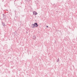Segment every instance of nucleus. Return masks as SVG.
<instances>
[{
    "label": "nucleus",
    "instance_id": "f257e3e1",
    "mask_svg": "<svg viewBox=\"0 0 77 77\" xmlns=\"http://www.w3.org/2000/svg\"><path fill=\"white\" fill-rule=\"evenodd\" d=\"M38 23H35L34 24H32V27L34 28L35 27H38Z\"/></svg>",
    "mask_w": 77,
    "mask_h": 77
},
{
    "label": "nucleus",
    "instance_id": "f03ea898",
    "mask_svg": "<svg viewBox=\"0 0 77 77\" xmlns=\"http://www.w3.org/2000/svg\"><path fill=\"white\" fill-rule=\"evenodd\" d=\"M33 15H37V14H38V13H37V12H36L35 11H33Z\"/></svg>",
    "mask_w": 77,
    "mask_h": 77
},
{
    "label": "nucleus",
    "instance_id": "7ed1b4c3",
    "mask_svg": "<svg viewBox=\"0 0 77 77\" xmlns=\"http://www.w3.org/2000/svg\"><path fill=\"white\" fill-rule=\"evenodd\" d=\"M59 62V58H58V60H57V62Z\"/></svg>",
    "mask_w": 77,
    "mask_h": 77
},
{
    "label": "nucleus",
    "instance_id": "20e7f679",
    "mask_svg": "<svg viewBox=\"0 0 77 77\" xmlns=\"http://www.w3.org/2000/svg\"><path fill=\"white\" fill-rule=\"evenodd\" d=\"M46 27H48V26H47Z\"/></svg>",
    "mask_w": 77,
    "mask_h": 77
}]
</instances>
